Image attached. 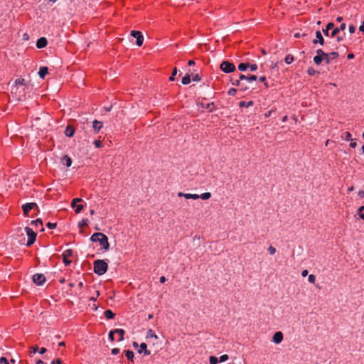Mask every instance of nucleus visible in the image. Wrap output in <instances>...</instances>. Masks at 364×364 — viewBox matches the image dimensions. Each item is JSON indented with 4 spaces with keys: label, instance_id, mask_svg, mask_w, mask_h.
I'll return each instance as SVG.
<instances>
[{
    "label": "nucleus",
    "instance_id": "obj_23",
    "mask_svg": "<svg viewBox=\"0 0 364 364\" xmlns=\"http://www.w3.org/2000/svg\"><path fill=\"white\" fill-rule=\"evenodd\" d=\"M253 104H254L253 101H249V102L240 101L239 102L238 105L240 107H249L250 106H252Z\"/></svg>",
    "mask_w": 364,
    "mask_h": 364
},
{
    "label": "nucleus",
    "instance_id": "obj_19",
    "mask_svg": "<svg viewBox=\"0 0 364 364\" xmlns=\"http://www.w3.org/2000/svg\"><path fill=\"white\" fill-rule=\"evenodd\" d=\"M114 332L119 335L118 341H122L124 339V336L125 334V331L124 329L117 328L114 329Z\"/></svg>",
    "mask_w": 364,
    "mask_h": 364
},
{
    "label": "nucleus",
    "instance_id": "obj_53",
    "mask_svg": "<svg viewBox=\"0 0 364 364\" xmlns=\"http://www.w3.org/2000/svg\"><path fill=\"white\" fill-rule=\"evenodd\" d=\"M249 68H250L251 71H255L257 69V64L249 63Z\"/></svg>",
    "mask_w": 364,
    "mask_h": 364
},
{
    "label": "nucleus",
    "instance_id": "obj_64",
    "mask_svg": "<svg viewBox=\"0 0 364 364\" xmlns=\"http://www.w3.org/2000/svg\"><path fill=\"white\" fill-rule=\"evenodd\" d=\"M38 351L41 354H43L46 352V348H38Z\"/></svg>",
    "mask_w": 364,
    "mask_h": 364
},
{
    "label": "nucleus",
    "instance_id": "obj_17",
    "mask_svg": "<svg viewBox=\"0 0 364 364\" xmlns=\"http://www.w3.org/2000/svg\"><path fill=\"white\" fill-rule=\"evenodd\" d=\"M48 73V68L46 66L41 67L38 71L39 77L43 79Z\"/></svg>",
    "mask_w": 364,
    "mask_h": 364
},
{
    "label": "nucleus",
    "instance_id": "obj_16",
    "mask_svg": "<svg viewBox=\"0 0 364 364\" xmlns=\"http://www.w3.org/2000/svg\"><path fill=\"white\" fill-rule=\"evenodd\" d=\"M144 353V355H150V350H147V345L145 343H141L140 344V349L138 350L139 353Z\"/></svg>",
    "mask_w": 364,
    "mask_h": 364
},
{
    "label": "nucleus",
    "instance_id": "obj_50",
    "mask_svg": "<svg viewBox=\"0 0 364 364\" xmlns=\"http://www.w3.org/2000/svg\"><path fill=\"white\" fill-rule=\"evenodd\" d=\"M192 80L196 82H198L201 80V77L199 74H196L193 76Z\"/></svg>",
    "mask_w": 364,
    "mask_h": 364
},
{
    "label": "nucleus",
    "instance_id": "obj_12",
    "mask_svg": "<svg viewBox=\"0 0 364 364\" xmlns=\"http://www.w3.org/2000/svg\"><path fill=\"white\" fill-rule=\"evenodd\" d=\"M47 44H48L47 39L45 37H41L40 38L38 39V41L36 42V47L38 48H43L46 47Z\"/></svg>",
    "mask_w": 364,
    "mask_h": 364
},
{
    "label": "nucleus",
    "instance_id": "obj_42",
    "mask_svg": "<svg viewBox=\"0 0 364 364\" xmlns=\"http://www.w3.org/2000/svg\"><path fill=\"white\" fill-rule=\"evenodd\" d=\"M339 32H340V31H339V29H338V27H337V28H333V31H331V33L330 36H331V37H335V36H336L338 35V33Z\"/></svg>",
    "mask_w": 364,
    "mask_h": 364
},
{
    "label": "nucleus",
    "instance_id": "obj_41",
    "mask_svg": "<svg viewBox=\"0 0 364 364\" xmlns=\"http://www.w3.org/2000/svg\"><path fill=\"white\" fill-rule=\"evenodd\" d=\"M267 251H268V252H269L270 255H274V254L276 253L277 250H276V248H275L274 247H273V246L270 245V246L268 247Z\"/></svg>",
    "mask_w": 364,
    "mask_h": 364
},
{
    "label": "nucleus",
    "instance_id": "obj_62",
    "mask_svg": "<svg viewBox=\"0 0 364 364\" xmlns=\"http://www.w3.org/2000/svg\"><path fill=\"white\" fill-rule=\"evenodd\" d=\"M358 195L360 198H364V191L360 190L358 193Z\"/></svg>",
    "mask_w": 364,
    "mask_h": 364
},
{
    "label": "nucleus",
    "instance_id": "obj_60",
    "mask_svg": "<svg viewBox=\"0 0 364 364\" xmlns=\"http://www.w3.org/2000/svg\"><path fill=\"white\" fill-rule=\"evenodd\" d=\"M329 31L330 30H327V28H326L323 29V33L326 36H330L331 34L329 33Z\"/></svg>",
    "mask_w": 364,
    "mask_h": 364
},
{
    "label": "nucleus",
    "instance_id": "obj_58",
    "mask_svg": "<svg viewBox=\"0 0 364 364\" xmlns=\"http://www.w3.org/2000/svg\"><path fill=\"white\" fill-rule=\"evenodd\" d=\"M119 353V348H115L112 350V355H117Z\"/></svg>",
    "mask_w": 364,
    "mask_h": 364
},
{
    "label": "nucleus",
    "instance_id": "obj_49",
    "mask_svg": "<svg viewBox=\"0 0 364 364\" xmlns=\"http://www.w3.org/2000/svg\"><path fill=\"white\" fill-rule=\"evenodd\" d=\"M228 355L227 354L222 355L220 357V362H225L228 360Z\"/></svg>",
    "mask_w": 364,
    "mask_h": 364
},
{
    "label": "nucleus",
    "instance_id": "obj_46",
    "mask_svg": "<svg viewBox=\"0 0 364 364\" xmlns=\"http://www.w3.org/2000/svg\"><path fill=\"white\" fill-rule=\"evenodd\" d=\"M308 280H309V282L310 283H311V284H314V283H315V281H316V277H315V275H314V274H310V275L309 276Z\"/></svg>",
    "mask_w": 364,
    "mask_h": 364
},
{
    "label": "nucleus",
    "instance_id": "obj_2",
    "mask_svg": "<svg viewBox=\"0 0 364 364\" xmlns=\"http://www.w3.org/2000/svg\"><path fill=\"white\" fill-rule=\"evenodd\" d=\"M108 269L107 263L103 259H97L93 263V270L97 275H103Z\"/></svg>",
    "mask_w": 364,
    "mask_h": 364
},
{
    "label": "nucleus",
    "instance_id": "obj_43",
    "mask_svg": "<svg viewBox=\"0 0 364 364\" xmlns=\"http://www.w3.org/2000/svg\"><path fill=\"white\" fill-rule=\"evenodd\" d=\"M75 208H76L75 210V212L76 213H80L82 210L84 206H83V205L80 204V205H76Z\"/></svg>",
    "mask_w": 364,
    "mask_h": 364
},
{
    "label": "nucleus",
    "instance_id": "obj_57",
    "mask_svg": "<svg viewBox=\"0 0 364 364\" xmlns=\"http://www.w3.org/2000/svg\"><path fill=\"white\" fill-rule=\"evenodd\" d=\"M339 31H344L346 28V24L345 23H342L339 27H338Z\"/></svg>",
    "mask_w": 364,
    "mask_h": 364
},
{
    "label": "nucleus",
    "instance_id": "obj_63",
    "mask_svg": "<svg viewBox=\"0 0 364 364\" xmlns=\"http://www.w3.org/2000/svg\"><path fill=\"white\" fill-rule=\"evenodd\" d=\"M359 31L364 33V21L362 22V24L360 26Z\"/></svg>",
    "mask_w": 364,
    "mask_h": 364
},
{
    "label": "nucleus",
    "instance_id": "obj_4",
    "mask_svg": "<svg viewBox=\"0 0 364 364\" xmlns=\"http://www.w3.org/2000/svg\"><path fill=\"white\" fill-rule=\"evenodd\" d=\"M25 231L28 235L26 246L29 247L32 245L36 241L37 234L31 228L28 227H26L25 228Z\"/></svg>",
    "mask_w": 364,
    "mask_h": 364
},
{
    "label": "nucleus",
    "instance_id": "obj_59",
    "mask_svg": "<svg viewBox=\"0 0 364 364\" xmlns=\"http://www.w3.org/2000/svg\"><path fill=\"white\" fill-rule=\"evenodd\" d=\"M273 112H274V110H272H272L268 111L267 112H266V113L264 114V117H265V118L269 117L271 116V114H272V113Z\"/></svg>",
    "mask_w": 364,
    "mask_h": 364
},
{
    "label": "nucleus",
    "instance_id": "obj_48",
    "mask_svg": "<svg viewBox=\"0 0 364 364\" xmlns=\"http://www.w3.org/2000/svg\"><path fill=\"white\" fill-rule=\"evenodd\" d=\"M46 226L47 228H48L49 229H54L56 228L57 226V224L56 223H50L48 222L47 224H46Z\"/></svg>",
    "mask_w": 364,
    "mask_h": 364
},
{
    "label": "nucleus",
    "instance_id": "obj_28",
    "mask_svg": "<svg viewBox=\"0 0 364 364\" xmlns=\"http://www.w3.org/2000/svg\"><path fill=\"white\" fill-rule=\"evenodd\" d=\"M88 223H89L88 220L84 218L80 222H79L78 227L80 229H82L85 226H87L88 225Z\"/></svg>",
    "mask_w": 364,
    "mask_h": 364
},
{
    "label": "nucleus",
    "instance_id": "obj_32",
    "mask_svg": "<svg viewBox=\"0 0 364 364\" xmlns=\"http://www.w3.org/2000/svg\"><path fill=\"white\" fill-rule=\"evenodd\" d=\"M285 63L287 64H290L293 61H294V56L291 54H288L286 57H285Z\"/></svg>",
    "mask_w": 364,
    "mask_h": 364
},
{
    "label": "nucleus",
    "instance_id": "obj_25",
    "mask_svg": "<svg viewBox=\"0 0 364 364\" xmlns=\"http://www.w3.org/2000/svg\"><path fill=\"white\" fill-rule=\"evenodd\" d=\"M322 61H323V57L321 55L317 54L316 56H314V62L315 63L316 65H321Z\"/></svg>",
    "mask_w": 364,
    "mask_h": 364
},
{
    "label": "nucleus",
    "instance_id": "obj_13",
    "mask_svg": "<svg viewBox=\"0 0 364 364\" xmlns=\"http://www.w3.org/2000/svg\"><path fill=\"white\" fill-rule=\"evenodd\" d=\"M102 122L97 119L94 120L92 122V127L95 133H98L100 130L102 129Z\"/></svg>",
    "mask_w": 364,
    "mask_h": 364
},
{
    "label": "nucleus",
    "instance_id": "obj_29",
    "mask_svg": "<svg viewBox=\"0 0 364 364\" xmlns=\"http://www.w3.org/2000/svg\"><path fill=\"white\" fill-rule=\"evenodd\" d=\"M211 197V193L210 192H205L202 193L201 195H199V198H201L203 200H208Z\"/></svg>",
    "mask_w": 364,
    "mask_h": 364
},
{
    "label": "nucleus",
    "instance_id": "obj_22",
    "mask_svg": "<svg viewBox=\"0 0 364 364\" xmlns=\"http://www.w3.org/2000/svg\"><path fill=\"white\" fill-rule=\"evenodd\" d=\"M104 315L107 319H113L115 316V314L113 313L110 309H107L104 312Z\"/></svg>",
    "mask_w": 364,
    "mask_h": 364
},
{
    "label": "nucleus",
    "instance_id": "obj_6",
    "mask_svg": "<svg viewBox=\"0 0 364 364\" xmlns=\"http://www.w3.org/2000/svg\"><path fill=\"white\" fill-rule=\"evenodd\" d=\"M131 36L136 38V44L138 46H141L144 42V36L141 31H132Z\"/></svg>",
    "mask_w": 364,
    "mask_h": 364
},
{
    "label": "nucleus",
    "instance_id": "obj_18",
    "mask_svg": "<svg viewBox=\"0 0 364 364\" xmlns=\"http://www.w3.org/2000/svg\"><path fill=\"white\" fill-rule=\"evenodd\" d=\"M201 108H205V109H209V111L210 112H212L214 109H215V105H214V102H210V103H208V104H203V103H200L198 105Z\"/></svg>",
    "mask_w": 364,
    "mask_h": 364
},
{
    "label": "nucleus",
    "instance_id": "obj_40",
    "mask_svg": "<svg viewBox=\"0 0 364 364\" xmlns=\"http://www.w3.org/2000/svg\"><path fill=\"white\" fill-rule=\"evenodd\" d=\"M82 200L80 198H75L72 200L71 205L73 208H75L77 205V203L81 202Z\"/></svg>",
    "mask_w": 364,
    "mask_h": 364
},
{
    "label": "nucleus",
    "instance_id": "obj_36",
    "mask_svg": "<svg viewBox=\"0 0 364 364\" xmlns=\"http://www.w3.org/2000/svg\"><path fill=\"white\" fill-rule=\"evenodd\" d=\"M257 79V77L255 75H247V80L250 82L252 81H255Z\"/></svg>",
    "mask_w": 364,
    "mask_h": 364
},
{
    "label": "nucleus",
    "instance_id": "obj_3",
    "mask_svg": "<svg viewBox=\"0 0 364 364\" xmlns=\"http://www.w3.org/2000/svg\"><path fill=\"white\" fill-rule=\"evenodd\" d=\"M220 68L225 73H232L236 70L235 65L230 61H223L220 65Z\"/></svg>",
    "mask_w": 364,
    "mask_h": 364
},
{
    "label": "nucleus",
    "instance_id": "obj_1",
    "mask_svg": "<svg viewBox=\"0 0 364 364\" xmlns=\"http://www.w3.org/2000/svg\"><path fill=\"white\" fill-rule=\"evenodd\" d=\"M90 240L93 242H99L100 245H102V249L105 251H107L109 249V243L108 241V237L104 233L102 232H96L94 233L91 237Z\"/></svg>",
    "mask_w": 364,
    "mask_h": 364
},
{
    "label": "nucleus",
    "instance_id": "obj_24",
    "mask_svg": "<svg viewBox=\"0 0 364 364\" xmlns=\"http://www.w3.org/2000/svg\"><path fill=\"white\" fill-rule=\"evenodd\" d=\"M31 224L32 225H35L36 227L40 226L41 228V231L44 230L43 227V221H42L41 219L38 218V219H36L35 220H33L31 222Z\"/></svg>",
    "mask_w": 364,
    "mask_h": 364
},
{
    "label": "nucleus",
    "instance_id": "obj_14",
    "mask_svg": "<svg viewBox=\"0 0 364 364\" xmlns=\"http://www.w3.org/2000/svg\"><path fill=\"white\" fill-rule=\"evenodd\" d=\"M230 81L232 85L240 87L242 90H247V88L246 86H244L243 83L240 82L239 77L236 79L232 77Z\"/></svg>",
    "mask_w": 364,
    "mask_h": 364
},
{
    "label": "nucleus",
    "instance_id": "obj_21",
    "mask_svg": "<svg viewBox=\"0 0 364 364\" xmlns=\"http://www.w3.org/2000/svg\"><path fill=\"white\" fill-rule=\"evenodd\" d=\"M61 161L62 162H64L65 161V164L67 167H70L72 164V159L70 156H68V155H65L62 159H61Z\"/></svg>",
    "mask_w": 364,
    "mask_h": 364
},
{
    "label": "nucleus",
    "instance_id": "obj_5",
    "mask_svg": "<svg viewBox=\"0 0 364 364\" xmlns=\"http://www.w3.org/2000/svg\"><path fill=\"white\" fill-rule=\"evenodd\" d=\"M33 208H36L38 212H39L38 207L36 203L32 202V203H28L23 204L22 205V210L23 212V215L26 216H28L29 212Z\"/></svg>",
    "mask_w": 364,
    "mask_h": 364
},
{
    "label": "nucleus",
    "instance_id": "obj_39",
    "mask_svg": "<svg viewBox=\"0 0 364 364\" xmlns=\"http://www.w3.org/2000/svg\"><path fill=\"white\" fill-rule=\"evenodd\" d=\"M351 134L348 132H346L344 133V136H343V139L346 140V141H352V138H351Z\"/></svg>",
    "mask_w": 364,
    "mask_h": 364
},
{
    "label": "nucleus",
    "instance_id": "obj_9",
    "mask_svg": "<svg viewBox=\"0 0 364 364\" xmlns=\"http://www.w3.org/2000/svg\"><path fill=\"white\" fill-rule=\"evenodd\" d=\"M283 338H284V336H283L282 332L277 331L274 334V336L272 337V341L274 343H275L276 344H279L282 341Z\"/></svg>",
    "mask_w": 364,
    "mask_h": 364
},
{
    "label": "nucleus",
    "instance_id": "obj_55",
    "mask_svg": "<svg viewBox=\"0 0 364 364\" xmlns=\"http://www.w3.org/2000/svg\"><path fill=\"white\" fill-rule=\"evenodd\" d=\"M237 92V90L235 88H230L228 91L229 95H234Z\"/></svg>",
    "mask_w": 364,
    "mask_h": 364
},
{
    "label": "nucleus",
    "instance_id": "obj_33",
    "mask_svg": "<svg viewBox=\"0 0 364 364\" xmlns=\"http://www.w3.org/2000/svg\"><path fill=\"white\" fill-rule=\"evenodd\" d=\"M25 80L23 78H18L15 80V85L16 86H18V85H25Z\"/></svg>",
    "mask_w": 364,
    "mask_h": 364
},
{
    "label": "nucleus",
    "instance_id": "obj_30",
    "mask_svg": "<svg viewBox=\"0 0 364 364\" xmlns=\"http://www.w3.org/2000/svg\"><path fill=\"white\" fill-rule=\"evenodd\" d=\"M191 82V77L188 74H186L183 78H182V83L183 85H188Z\"/></svg>",
    "mask_w": 364,
    "mask_h": 364
},
{
    "label": "nucleus",
    "instance_id": "obj_26",
    "mask_svg": "<svg viewBox=\"0 0 364 364\" xmlns=\"http://www.w3.org/2000/svg\"><path fill=\"white\" fill-rule=\"evenodd\" d=\"M125 355L126 357L127 358L128 360H131L133 362V360H134V352L132 351V350H126L125 351Z\"/></svg>",
    "mask_w": 364,
    "mask_h": 364
},
{
    "label": "nucleus",
    "instance_id": "obj_35",
    "mask_svg": "<svg viewBox=\"0 0 364 364\" xmlns=\"http://www.w3.org/2000/svg\"><path fill=\"white\" fill-rule=\"evenodd\" d=\"M331 58V60H333V59H336L337 58L338 56H339V54L338 52H336V51H333V52H331L329 54H328Z\"/></svg>",
    "mask_w": 364,
    "mask_h": 364
},
{
    "label": "nucleus",
    "instance_id": "obj_38",
    "mask_svg": "<svg viewBox=\"0 0 364 364\" xmlns=\"http://www.w3.org/2000/svg\"><path fill=\"white\" fill-rule=\"evenodd\" d=\"M209 362L210 364H217L218 363V359L215 356H210L209 358Z\"/></svg>",
    "mask_w": 364,
    "mask_h": 364
},
{
    "label": "nucleus",
    "instance_id": "obj_45",
    "mask_svg": "<svg viewBox=\"0 0 364 364\" xmlns=\"http://www.w3.org/2000/svg\"><path fill=\"white\" fill-rule=\"evenodd\" d=\"M94 144L97 148H101L103 146V144L100 140H95Z\"/></svg>",
    "mask_w": 364,
    "mask_h": 364
},
{
    "label": "nucleus",
    "instance_id": "obj_27",
    "mask_svg": "<svg viewBox=\"0 0 364 364\" xmlns=\"http://www.w3.org/2000/svg\"><path fill=\"white\" fill-rule=\"evenodd\" d=\"M247 68H249V63H241L238 65V69L240 71H245Z\"/></svg>",
    "mask_w": 364,
    "mask_h": 364
},
{
    "label": "nucleus",
    "instance_id": "obj_44",
    "mask_svg": "<svg viewBox=\"0 0 364 364\" xmlns=\"http://www.w3.org/2000/svg\"><path fill=\"white\" fill-rule=\"evenodd\" d=\"M114 334H115L114 330L110 331L109 333V339L112 342L114 341Z\"/></svg>",
    "mask_w": 364,
    "mask_h": 364
},
{
    "label": "nucleus",
    "instance_id": "obj_10",
    "mask_svg": "<svg viewBox=\"0 0 364 364\" xmlns=\"http://www.w3.org/2000/svg\"><path fill=\"white\" fill-rule=\"evenodd\" d=\"M316 54H318L323 57V60L326 62V64H329L331 62V60L328 55V53H326L322 49H318L316 50Z\"/></svg>",
    "mask_w": 364,
    "mask_h": 364
},
{
    "label": "nucleus",
    "instance_id": "obj_37",
    "mask_svg": "<svg viewBox=\"0 0 364 364\" xmlns=\"http://www.w3.org/2000/svg\"><path fill=\"white\" fill-rule=\"evenodd\" d=\"M307 73L310 75V76H313L316 73H318V72H317L316 70H314V68L310 67L308 68L307 70Z\"/></svg>",
    "mask_w": 364,
    "mask_h": 364
},
{
    "label": "nucleus",
    "instance_id": "obj_51",
    "mask_svg": "<svg viewBox=\"0 0 364 364\" xmlns=\"http://www.w3.org/2000/svg\"><path fill=\"white\" fill-rule=\"evenodd\" d=\"M0 364H10L8 360L5 357H1L0 358Z\"/></svg>",
    "mask_w": 364,
    "mask_h": 364
},
{
    "label": "nucleus",
    "instance_id": "obj_20",
    "mask_svg": "<svg viewBox=\"0 0 364 364\" xmlns=\"http://www.w3.org/2000/svg\"><path fill=\"white\" fill-rule=\"evenodd\" d=\"M316 37L321 46L324 45L325 41L320 31H316Z\"/></svg>",
    "mask_w": 364,
    "mask_h": 364
},
{
    "label": "nucleus",
    "instance_id": "obj_52",
    "mask_svg": "<svg viewBox=\"0 0 364 364\" xmlns=\"http://www.w3.org/2000/svg\"><path fill=\"white\" fill-rule=\"evenodd\" d=\"M326 28L327 30H331L334 28V23L333 22H329L327 23Z\"/></svg>",
    "mask_w": 364,
    "mask_h": 364
},
{
    "label": "nucleus",
    "instance_id": "obj_31",
    "mask_svg": "<svg viewBox=\"0 0 364 364\" xmlns=\"http://www.w3.org/2000/svg\"><path fill=\"white\" fill-rule=\"evenodd\" d=\"M146 338H154L157 339L158 336L152 329H149L147 332Z\"/></svg>",
    "mask_w": 364,
    "mask_h": 364
},
{
    "label": "nucleus",
    "instance_id": "obj_7",
    "mask_svg": "<svg viewBox=\"0 0 364 364\" xmlns=\"http://www.w3.org/2000/svg\"><path fill=\"white\" fill-rule=\"evenodd\" d=\"M32 280L36 285H43L46 281V277L43 274L36 273L33 275Z\"/></svg>",
    "mask_w": 364,
    "mask_h": 364
},
{
    "label": "nucleus",
    "instance_id": "obj_61",
    "mask_svg": "<svg viewBox=\"0 0 364 364\" xmlns=\"http://www.w3.org/2000/svg\"><path fill=\"white\" fill-rule=\"evenodd\" d=\"M238 77H239L240 81H242L243 80H247V76L243 75V74H240Z\"/></svg>",
    "mask_w": 364,
    "mask_h": 364
},
{
    "label": "nucleus",
    "instance_id": "obj_8",
    "mask_svg": "<svg viewBox=\"0 0 364 364\" xmlns=\"http://www.w3.org/2000/svg\"><path fill=\"white\" fill-rule=\"evenodd\" d=\"M73 255V250L71 249L66 250L62 254L63 262L65 266H68L71 264V260L68 258Z\"/></svg>",
    "mask_w": 364,
    "mask_h": 364
},
{
    "label": "nucleus",
    "instance_id": "obj_15",
    "mask_svg": "<svg viewBox=\"0 0 364 364\" xmlns=\"http://www.w3.org/2000/svg\"><path fill=\"white\" fill-rule=\"evenodd\" d=\"M75 129L73 126H67L65 130V134L68 137H72L75 134Z\"/></svg>",
    "mask_w": 364,
    "mask_h": 364
},
{
    "label": "nucleus",
    "instance_id": "obj_47",
    "mask_svg": "<svg viewBox=\"0 0 364 364\" xmlns=\"http://www.w3.org/2000/svg\"><path fill=\"white\" fill-rule=\"evenodd\" d=\"M177 74V69L176 68H174L173 70V72H172V75L171 76L169 77V80L170 81H173L174 80V76Z\"/></svg>",
    "mask_w": 364,
    "mask_h": 364
},
{
    "label": "nucleus",
    "instance_id": "obj_56",
    "mask_svg": "<svg viewBox=\"0 0 364 364\" xmlns=\"http://www.w3.org/2000/svg\"><path fill=\"white\" fill-rule=\"evenodd\" d=\"M51 364H62V360L60 358H57L55 360H53Z\"/></svg>",
    "mask_w": 364,
    "mask_h": 364
},
{
    "label": "nucleus",
    "instance_id": "obj_34",
    "mask_svg": "<svg viewBox=\"0 0 364 364\" xmlns=\"http://www.w3.org/2000/svg\"><path fill=\"white\" fill-rule=\"evenodd\" d=\"M37 351H38V347L37 346H33L31 347V350L28 354L30 356H32V354L36 353Z\"/></svg>",
    "mask_w": 364,
    "mask_h": 364
},
{
    "label": "nucleus",
    "instance_id": "obj_11",
    "mask_svg": "<svg viewBox=\"0 0 364 364\" xmlns=\"http://www.w3.org/2000/svg\"><path fill=\"white\" fill-rule=\"evenodd\" d=\"M178 197H184L186 199L197 200L199 198V195H198V194L183 193L182 192L178 193Z\"/></svg>",
    "mask_w": 364,
    "mask_h": 364
},
{
    "label": "nucleus",
    "instance_id": "obj_54",
    "mask_svg": "<svg viewBox=\"0 0 364 364\" xmlns=\"http://www.w3.org/2000/svg\"><path fill=\"white\" fill-rule=\"evenodd\" d=\"M348 30L350 33H354L355 31V27L353 24H350L348 27Z\"/></svg>",
    "mask_w": 364,
    "mask_h": 364
}]
</instances>
